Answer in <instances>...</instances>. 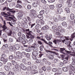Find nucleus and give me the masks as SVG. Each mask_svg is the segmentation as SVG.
Listing matches in <instances>:
<instances>
[{"label":"nucleus","mask_w":75,"mask_h":75,"mask_svg":"<svg viewBox=\"0 0 75 75\" xmlns=\"http://www.w3.org/2000/svg\"><path fill=\"white\" fill-rule=\"evenodd\" d=\"M31 48H32V55H34L35 56H37L38 55V52H37L38 51V49L37 48L38 47V44L34 43L33 45V46H30Z\"/></svg>","instance_id":"1"},{"label":"nucleus","mask_w":75,"mask_h":75,"mask_svg":"<svg viewBox=\"0 0 75 75\" xmlns=\"http://www.w3.org/2000/svg\"><path fill=\"white\" fill-rule=\"evenodd\" d=\"M9 49L11 51L13 52L15 50H19L20 49V45H19L17 44L13 46H10Z\"/></svg>","instance_id":"2"},{"label":"nucleus","mask_w":75,"mask_h":75,"mask_svg":"<svg viewBox=\"0 0 75 75\" xmlns=\"http://www.w3.org/2000/svg\"><path fill=\"white\" fill-rule=\"evenodd\" d=\"M69 68H70L69 69V75H74V74L73 72H72L71 70H74V67H73L71 64L70 65V66L68 67Z\"/></svg>","instance_id":"3"},{"label":"nucleus","mask_w":75,"mask_h":75,"mask_svg":"<svg viewBox=\"0 0 75 75\" xmlns=\"http://www.w3.org/2000/svg\"><path fill=\"white\" fill-rule=\"evenodd\" d=\"M1 18L2 19V21L4 23V24L2 27V28L4 29V31H6V29H7V27L6 26V21L3 20V18L1 17Z\"/></svg>","instance_id":"4"},{"label":"nucleus","mask_w":75,"mask_h":75,"mask_svg":"<svg viewBox=\"0 0 75 75\" xmlns=\"http://www.w3.org/2000/svg\"><path fill=\"white\" fill-rule=\"evenodd\" d=\"M16 55L17 57L18 58H19V59H21V58H22V55H21V53L20 52H17L16 53Z\"/></svg>","instance_id":"5"},{"label":"nucleus","mask_w":75,"mask_h":75,"mask_svg":"<svg viewBox=\"0 0 75 75\" xmlns=\"http://www.w3.org/2000/svg\"><path fill=\"white\" fill-rule=\"evenodd\" d=\"M35 11L34 10H31L30 11V15L31 17H35L34 14H35Z\"/></svg>","instance_id":"6"},{"label":"nucleus","mask_w":75,"mask_h":75,"mask_svg":"<svg viewBox=\"0 0 75 75\" xmlns=\"http://www.w3.org/2000/svg\"><path fill=\"white\" fill-rule=\"evenodd\" d=\"M20 68H21V69H22V70H26L27 68V67H25V66L24 65V64H23L22 63L21 64H20Z\"/></svg>","instance_id":"7"},{"label":"nucleus","mask_w":75,"mask_h":75,"mask_svg":"<svg viewBox=\"0 0 75 75\" xmlns=\"http://www.w3.org/2000/svg\"><path fill=\"white\" fill-rule=\"evenodd\" d=\"M36 38L38 39V40H41L42 41H43L46 44H48V43L44 39H43L42 38L41 39V38L39 36H37L36 37Z\"/></svg>","instance_id":"8"},{"label":"nucleus","mask_w":75,"mask_h":75,"mask_svg":"<svg viewBox=\"0 0 75 75\" xmlns=\"http://www.w3.org/2000/svg\"><path fill=\"white\" fill-rule=\"evenodd\" d=\"M54 31L57 35H61L60 33V32L59 31V30L58 29H56L54 30Z\"/></svg>","instance_id":"9"},{"label":"nucleus","mask_w":75,"mask_h":75,"mask_svg":"<svg viewBox=\"0 0 75 75\" xmlns=\"http://www.w3.org/2000/svg\"><path fill=\"white\" fill-rule=\"evenodd\" d=\"M65 51L66 52L67 54H75V51L74 50H72L71 51H67V50H65Z\"/></svg>","instance_id":"10"},{"label":"nucleus","mask_w":75,"mask_h":75,"mask_svg":"<svg viewBox=\"0 0 75 75\" xmlns=\"http://www.w3.org/2000/svg\"><path fill=\"white\" fill-rule=\"evenodd\" d=\"M60 53H61V54H64V55H66V53H65V52H63L64 51V50H65V49L64 48H60Z\"/></svg>","instance_id":"11"},{"label":"nucleus","mask_w":75,"mask_h":75,"mask_svg":"<svg viewBox=\"0 0 75 75\" xmlns=\"http://www.w3.org/2000/svg\"><path fill=\"white\" fill-rule=\"evenodd\" d=\"M52 38V35H50V36H46V38L47 40H48L50 41V40H51V38Z\"/></svg>","instance_id":"12"},{"label":"nucleus","mask_w":75,"mask_h":75,"mask_svg":"<svg viewBox=\"0 0 75 75\" xmlns=\"http://www.w3.org/2000/svg\"><path fill=\"white\" fill-rule=\"evenodd\" d=\"M57 11L59 13V14H61V13L63 11H62V9L61 8H58L57 9Z\"/></svg>","instance_id":"13"},{"label":"nucleus","mask_w":75,"mask_h":75,"mask_svg":"<svg viewBox=\"0 0 75 75\" xmlns=\"http://www.w3.org/2000/svg\"><path fill=\"white\" fill-rule=\"evenodd\" d=\"M1 61H3L4 63L5 64V63H6L7 62V61H8V59H7V58L6 59L5 58H2L1 59Z\"/></svg>","instance_id":"14"},{"label":"nucleus","mask_w":75,"mask_h":75,"mask_svg":"<svg viewBox=\"0 0 75 75\" xmlns=\"http://www.w3.org/2000/svg\"><path fill=\"white\" fill-rule=\"evenodd\" d=\"M65 44H66V45H68V46L69 45H70V44H71V42L69 41V40H65V41L64 42Z\"/></svg>","instance_id":"15"},{"label":"nucleus","mask_w":75,"mask_h":75,"mask_svg":"<svg viewBox=\"0 0 75 75\" xmlns=\"http://www.w3.org/2000/svg\"><path fill=\"white\" fill-rule=\"evenodd\" d=\"M70 17L71 20H74V18H75V15H74V14L73 13H71L70 15Z\"/></svg>","instance_id":"16"},{"label":"nucleus","mask_w":75,"mask_h":75,"mask_svg":"<svg viewBox=\"0 0 75 75\" xmlns=\"http://www.w3.org/2000/svg\"><path fill=\"white\" fill-rule=\"evenodd\" d=\"M38 72L37 71L35 70H32L30 72L31 74H37Z\"/></svg>","instance_id":"17"},{"label":"nucleus","mask_w":75,"mask_h":75,"mask_svg":"<svg viewBox=\"0 0 75 75\" xmlns=\"http://www.w3.org/2000/svg\"><path fill=\"white\" fill-rule=\"evenodd\" d=\"M48 26L47 25H46L45 26L42 27V30H48Z\"/></svg>","instance_id":"18"},{"label":"nucleus","mask_w":75,"mask_h":75,"mask_svg":"<svg viewBox=\"0 0 75 75\" xmlns=\"http://www.w3.org/2000/svg\"><path fill=\"white\" fill-rule=\"evenodd\" d=\"M23 13H19V15L18 16V18L19 20L21 19V17L23 16Z\"/></svg>","instance_id":"19"},{"label":"nucleus","mask_w":75,"mask_h":75,"mask_svg":"<svg viewBox=\"0 0 75 75\" xmlns=\"http://www.w3.org/2000/svg\"><path fill=\"white\" fill-rule=\"evenodd\" d=\"M38 3L37 2H34L33 4V6L34 7H37L38 5Z\"/></svg>","instance_id":"20"},{"label":"nucleus","mask_w":75,"mask_h":75,"mask_svg":"<svg viewBox=\"0 0 75 75\" xmlns=\"http://www.w3.org/2000/svg\"><path fill=\"white\" fill-rule=\"evenodd\" d=\"M62 7V4H57L56 5V7L57 8H60Z\"/></svg>","instance_id":"21"},{"label":"nucleus","mask_w":75,"mask_h":75,"mask_svg":"<svg viewBox=\"0 0 75 75\" xmlns=\"http://www.w3.org/2000/svg\"><path fill=\"white\" fill-rule=\"evenodd\" d=\"M22 41H23V38L21 37H19L18 39L16 40L17 42H21Z\"/></svg>","instance_id":"22"},{"label":"nucleus","mask_w":75,"mask_h":75,"mask_svg":"<svg viewBox=\"0 0 75 75\" xmlns=\"http://www.w3.org/2000/svg\"><path fill=\"white\" fill-rule=\"evenodd\" d=\"M4 68L6 70V71H8L9 70H10V67L7 66H4Z\"/></svg>","instance_id":"23"},{"label":"nucleus","mask_w":75,"mask_h":75,"mask_svg":"<svg viewBox=\"0 0 75 75\" xmlns=\"http://www.w3.org/2000/svg\"><path fill=\"white\" fill-rule=\"evenodd\" d=\"M70 1H67V3L68 4V7H71V6H72V4L71 3L69 2Z\"/></svg>","instance_id":"24"},{"label":"nucleus","mask_w":75,"mask_h":75,"mask_svg":"<svg viewBox=\"0 0 75 75\" xmlns=\"http://www.w3.org/2000/svg\"><path fill=\"white\" fill-rule=\"evenodd\" d=\"M15 7L19 8H22V6L20 4H17Z\"/></svg>","instance_id":"25"},{"label":"nucleus","mask_w":75,"mask_h":75,"mask_svg":"<svg viewBox=\"0 0 75 75\" xmlns=\"http://www.w3.org/2000/svg\"><path fill=\"white\" fill-rule=\"evenodd\" d=\"M62 70L64 72H67L68 71V69L66 67H63Z\"/></svg>","instance_id":"26"},{"label":"nucleus","mask_w":75,"mask_h":75,"mask_svg":"<svg viewBox=\"0 0 75 75\" xmlns=\"http://www.w3.org/2000/svg\"><path fill=\"white\" fill-rule=\"evenodd\" d=\"M7 35H6V34L5 33H4L2 35V38H7Z\"/></svg>","instance_id":"27"},{"label":"nucleus","mask_w":75,"mask_h":75,"mask_svg":"<svg viewBox=\"0 0 75 75\" xmlns=\"http://www.w3.org/2000/svg\"><path fill=\"white\" fill-rule=\"evenodd\" d=\"M62 24L63 27H67V23L65 22H63Z\"/></svg>","instance_id":"28"},{"label":"nucleus","mask_w":75,"mask_h":75,"mask_svg":"<svg viewBox=\"0 0 75 75\" xmlns=\"http://www.w3.org/2000/svg\"><path fill=\"white\" fill-rule=\"evenodd\" d=\"M1 57H1V59L2 58H6L7 57V56L4 54H3L1 55Z\"/></svg>","instance_id":"29"},{"label":"nucleus","mask_w":75,"mask_h":75,"mask_svg":"<svg viewBox=\"0 0 75 75\" xmlns=\"http://www.w3.org/2000/svg\"><path fill=\"white\" fill-rule=\"evenodd\" d=\"M65 11H66V12L67 13H70V11H69V8H66L65 9Z\"/></svg>","instance_id":"30"},{"label":"nucleus","mask_w":75,"mask_h":75,"mask_svg":"<svg viewBox=\"0 0 75 75\" xmlns=\"http://www.w3.org/2000/svg\"><path fill=\"white\" fill-rule=\"evenodd\" d=\"M12 33H13V32H12V31L9 30V32L8 33V35L9 36H11Z\"/></svg>","instance_id":"31"},{"label":"nucleus","mask_w":75,"mask_h":75,"mask_svg":"<svg viewBox=\"0 0 75 75\" xmlns=\"http://www.w3.org/2000/svg\"><path fill=\"white\" fill-rule=\"evenodd\" d=\"M32 50L31 49L28 48V49H26L25 50V51H26L27 52H30Z\"/></svg>","instance_id":"32"},{"label":"nucleus","mask_w":75,"mask_h":75,"mask_svg":"<svg viewBox=\"0 0 75 75\" xmlns=\"http://www.w3.org/2000/svg\"><path fill=\"white\" fill-rule=\"evenodd\" d=\"M44 13H45V11L44 10H42L40 12V14L42 15V14H44Z\"/></svg>","instance_id":"33"},{"label":"nucleus","mask_w":75,"mask_h":75,"mask_svg":"<svg viewBox=\"0 0 75 75\" xmlns=\"http://www.w3.org/2000/svg\"><path fill=\"white\" fill-rule=\"evenodd\" d=\"M59 64L60 67H63L64 64V63L62 62H60Z\"/></svg>","instance_id":"34"},{"label":"nucleus","mask_w":75,"mask_h":75,"mask_svg":"<svg viewBox=\"0 0 75 75\" xmlns=\"http://www.w3.org/2000/svg\"><path fill=\"white\" fill-rule=\"evenodd\" d=\"M27 8L28 10H30L31 8V5H28Z\"/></svg>","instance_id":"35"},{"label":"nucleus","mask_w":75,"mask_h":75,"mask_svg":"<svg viewBox=\"0 0 75 75\" xmlns=\"http://www.w3.org/2000/svg\"><path fill=\"white\" fill-rule=\"evenodd\" d=\"M20 67V66L18 64H16V65H15V68L16 69H18Z\"/></svg>","instance_id":"36"},{"label":"nucleus","mask_w":75,"mask_h":75,"mask_svg":"<svg viewBox=\"0 0 75 75\" xmlns=\"http://www.w3.org/2000/svg\"><path fill=\"white\" fill-rule=\"evenodd\" d=\"M21 54L23 57H25L26 55V52H23L21 53Z\"/></svg>","instance_id":"37"},{"label":"nucleus","mask_w":75,"mask_h":75,"mask_svg":"<svg viewBox=\"0 0 75 75\" xmlns=\"http://www.w3.org/2000/svg\"><path fill=\"white\" fill-rule=\"evenodd\" d=\"M40 25L39 24H38L36 25L35 28V29H38L40 28Z\"/></svg>","instance_id":"38"},{"label":"nucleus","mask_w":75,"mask_h":75,"mask_svg":"<svg viewBox=\"0 0 75 75\" xmlns=\"http://www.w3.org/2000/svg\"><path fill=\"white\" fill-rule=\"evenodd\" d=\"M1 14L2 16H3V15H5V16H7L8 14L4 12H2L1 13Z\"/></svg>","instance_id":"39"},{"label":"nucleus","mask_w":75,"mask_h":75,"mask_svg":"<svg viewBox=\"0 0 75 75\" xmlns=\"http://www.w3.org/2000/svg\"><path fill=\"white\" fill-rule=\"evenodd\" d=\"M14 75V73L13 72L10 71L9 72L8 75Z\"/></svg>","instance_id":"40"},{"label":"nucleus","mask_w":75,"mask_h":75,"mask_svg":"<svg viewBox=\"0 0 75 75\" xmlns=\"http://www.w3.org/2000/svg\"><path fill=\"white\" fill-rule=\"evenodd\" d=\"M64 30L65 29L64 28H62L61 29H60V30H59V32H60V33H63V31H64Z\"/></svg>","instance_id":"41"},{"label":"nucleus","mask_w":75,"mask_h":75,"mask_svg":"<svg viewBox=\"0 0 75 75\" xmlns=\"http://www.w3.org/2000/svg\"><path fill=\"white\" fill-rule=\"evenodd\" d=\"M12 62L13 65H17V62H16L14 60H13L12 61Z\"/></svg>","instance_id":"42"},{"label":"nucleus","mask_w":75,"mask_h":75,"mask_svg":"<svg viewBox=\"0 0 75 75\" xmlns=\"http://www.w3.org/2000/svg\"><path fill=\"white\" fill-rule=\"evenodd\" d=\"M75 33H73L71 36V38H75Z\"/></svg>","instance_id":"43"},{"label":"nucleus","mask_w":75,"mask_h":75,"mask_svg":"<svg viewBox=\"0 0 75 75\" xmlns=\"http://www.w3.org/2000/svg\"><path fill=\"white\" fill-rule=\"evenodd\" d=\"M36 56H34V55H32V58L33 59H34V60H35V59H37V57Z\"/></svg>","instance_id":"44"},{"label":"nucleus","mask_w":75,"mask_h":75,"mask_svg":"<svg viewBox=\"0 0 75 75\" xmlns=\"http://www.w3.org/2000/svg\"><path fill=\"white\" fill-rule=\"evenodd\" d=\"M41 60L40 59H37L36 60V63H37V64H39V63H40L41 62Z\"/></svg>","instance_id":"45"},{"label":"nucleus","mask_w":75,"mask_h":75,"mask_svg":"<svg viewBox=\"0 0 75 75\" xmlns=\"http://www.w3.org/2000/svg\"><path fill=\"white\" fill-rule=\"evenodd\" d=\"M49 58L50 59H52L54 58V56L52 55H50L49 56Z\"/></svg>","instance_id":"46"},{"label":"nucleus","mask_w":75,"mask_h":75,"mask_svg":"<svg viewBox=\"0 0 75 75\" xmlns=\"http://www.w3.org/2000/svg\"><path fill=\"white\" fill-rule=\"evenodd\" d=\"M30 39H34V38H35L34 35H30Z\"/></svg>","instance_id":"47"},{"label":"nucleus","mask_w":75,"mask_h":75,"mask_svg":"<svg viewBox=\"0 0 75 75\" xmlns=\"http://www.w3.org/2000/svg\"><path fill=\"white\" fill-rule=\"evenodd\" d=\"M13 58H14V56L13 55H11L9 57V59L10 60H12L13 59Z\"/></svg>","instance_id":"48"},{"label":"nucleus","mask_w":75,"mask_h":75,"mask_svg":"<svg viewBox=\"0 0 75 75\" xmlns=\"http://www.w3.org/2000/svg\"><path fill=\"white\" fill-rule=\"evenodd\" d=\"M33 42V40L31 39H30L29 40V42L30 44H31Z\"/></svg>","instance_id":"49"},{"label":"nucleus","mask_w":75,"mask_h":75,"mask_svg":"<svg viewBox=\"0 0 75 75\" xmlns=\"http://www.w3.org/2000/svg\"><path fill=\"white\" fill-rule=\"evenodd\" d=\"M58 73L59 74V75H61V74H62V71L61 70H58Z\"/></svg>","instance_id":"50"},{"label":"nucleus","mask_w":75,"mask_h":75,"mask_svg":"<svg viewBox=\"0 0 75 75\" xmlns=\"http://www.w3.org/2000/svg\"><path fill=\"white\" fill-rule=\"evenodd\" d=\"M50 7L51 10H53L54 9V5H50Z\"/></svg>","instance_id":"51"},{"label":"nucleus","mask_w":75,"mask_h":75,"mask_svg":"<svg viewBox=\"0 0 75 75\" xmlns=\"http://www.w3.org/2000/svg\"><path fill=\"white\" fill-rule=\"evenodd\" d=\"M23 20L25 22V24H27V23H28V21H27V19L26 18H24V19H23Z\"/></svg>","instance_id":"52"},{"label":"nucleus","mask_w":75,"mask_h":75,"mask_svg":"<svg viewBox=\"0 0 75 75\" xmlns=\"http://www.w3.org/2000/svg\"><path fill=\"white\" fill-rule=\"evenodd\" d=\"M52 71L54 72H56L57 71V69L56 68H54L52 69Z\"/></svg>","instance_id":"53"},{"label":"nucleus","mask_w":75,"mask_h":75,"mask_svg":"<svg viewBox=\"0 0 75 75\" xmlns=\"http://www.w3.org/2000/svg\"><path fill=\"white\" fill-rule=\"evenodd\" d=\"M25 61H26V60L25 59H23L22 60V62L23 63H24L25 65L27 64V63L25 62Z\"/></svg>","instance_id":"54"},{"label":"nucleus","mask_w":75,"mask_h":75,"mask_svg":"<svg viewBox=\"0 0 75 75\" xmlns=\"http://www.w3.org/2000/svg\"><path fill=\"white\" fill-rule=\"evenodd\" d=\"M55 0H48V2L49 3H53L54 2Z\"/></svg>","instance_id":"55"},{"label":"nucleus","mask_w":75,"mask_h":75,"mask_svg":"<svg viewBox=\"0 0 75 75\" xmlns=\"http://www.w3.org/2000/svg\"><path fill=\"white\" fill-rule=\"evenodd\" d=\"M26 56L27 58H30V54L29 53H27L26 54Z\"/></svg>","instance_id":"56"},{"label":"nucleus","mask_w":75,"mask_h":75,"mask_svg":"<svg viewBox=\"0 0 75 75\" xmlns=\"http://www.w3.org/2000/svg\"><path fill=\"white\" fill-rule=\"evenodd\" d=\"M42 70L43 71H46V67L45 66L43 67L42 68Z\"/></svg>","instance_id":"57"},{"label":"nucleus","mask_w":75,"mask_h":75,"mask_svg":"<svg viewBox=\"0 0 75 75\" xmlns=\"http://www.w3.org/2000/svg\"><path fill=\"white\" fill-rule=\"evenodd\" d=\"M41 1L43 4H45L47 3V2L45 0H41Z\"/></svg>","instance_id":"58"},{"label":"nucleus","mask_w":75,"mask_h":75,"mask_svg":"<svg viewBox=\"0 0 75 75\" xmlns=\"http://www.w3.org/2000/svg\"><path fill=\"white\" fill-rule=\"evenodd\" d=\"M53 19L54 21H55V22H58V19H57V18H53Z\"/></svg>","instance_id":"59"},{"label":"nucleus","mask_w":75,"mask_h":75,"mask_svg":"<svg viewBox=\"0 0 75 75\" xmlns=\"http://www.w3.org/2000/svg\"><path fill=\"white\" fill-rule=\"evenodd\" d=\"M54 62L55 63H56V62H58V60L57 59H53Z\"/></svg>","instance_id":"60"},{"label":"nucleus","mask_w":75,"mask_h":75,"mask_svg":"<svg viewBox=\"0 0 75 75\" xmlns=\"http://www.w3.org/2000/svg\"><path fill=\"white\" fill-rule=\"evenodd\" d=\"M7 65L9 66V67H12V64L10 62H8L7 63Z\"/></svg>","instance_id":"61"},{"label":"nucleus","mask_w":75,"mask_h":75,"mask_svg":"<svg viewBox=\"0 0 75 75\" xmlns=\"http://www.w3.org/2000/svg\"><path fill=\"white\" fill-rule=\"evenodd\" d=\"M36 23L37 24H39L40 23V20L38 19H37L36 21Z\"/></svg>","instance_id":"62"},{"label":"nucleus","mask_w":75,"mask_h":75,"mask_svg":"<svg viewBox=\"0 0 75 75\" xmlns=\"http://www.w3.org/2000/svg\"><path fill=\"white\" fill-rule=\"evenodd\" d=\"M45 64H47L48 65H51V62L48 61L46 62Z\"/></svg>","instance_id":"63"},{"label":"nucleus","mask_w":75,"mask_h":75,"mask_svg":"<svg viewBox=\"0 0 75 75\" xmlns=\"http://www.w3.org/2000/svg\"><path fill=\"white\" fill-rule=\"evenodd\" d=\"M9 42H13V38H9Z\"/></svg>","instance_id":"64"}]
</instances>
